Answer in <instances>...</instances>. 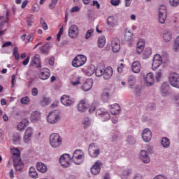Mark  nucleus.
<instances>
[{
    "label": "nucleus",
    "mask_w": 179,
    "mask_h": 179,
    "mask_svg": "<svg viewBox=\"0 0 179 179\" xmlns=\"http://www.w3.org/2000/svg\"><path fill=\"white\" fill-rule=\"evenodd\" d=\"M59 120V115L54 111L50 112L47 117V121L49 124H57Z\"/></svg>",
    "instance_id": "9b49d317"
},
{
    "label": "nucleus",
    "mask_w": 179,
    "mask_h": 179,
    "mask_svg": "<svg viewBox=\"0 0 179 179\" xmlns=\"http://www.w3.org/2000/svg\"><path fill=\"white\" fill-rule=\"evenodd\" d=\"M144 55L147 57H150L152 55V48H147L144 51Z\"/></svg>",
    "instance_id": "5fc2aeb1"
},
{
    "label": "nucleus",
    "mask_w": 179,
    "mask_h": 179,
    "mask_svg": "<svg viewBox=\"0 0 179 179\" xmlns=\"http://www.w3.org/2000/svg\"><path fill=\"white\" fill-rule=\"evenodd\" d=\"M57 3H58V0H52L51 3L49 4L50 9H54Z\"/></svg>",
    "instance_id": "6e6d98bb"
},
{
    "label": "nucleus",
    "mask_w": 179,
    "mask_h": 179,
    "mask_svg": "<svg viewBox=\"0 0 179 179\" xmlns=\"http://www.w3.org/2000/svg\"><path fill=\"white\" fill-rule=\"evenodd\" d=\"M50 143L52 148H59L62 143V137L58 134H52L50 136Z\"/></svg>",
    "instance_id": "f03ea898"
},
{
    "label": "nucleus",
    "mask_w": 179,
    "mask_h": 179,
    "mask_svg": "<svg viewBox=\"0 0 179 179\" xmlns=\"http://www.w3.org/2000/svg\"><path fill=\"white\" fill-rule=\"evenodd\" d=\"M31 66H35V68H41V61L40 60V55H35L31 59Z\"/></svg>",
    "instance_id": "a211bd4d"
},
{
    "label": "nucleus",
    "mask_w": 179,
    "mask_h": 179,
    "mask_svg": "<svg viewBox=\"0 0 179 179\" xmlns=\"http://www.w3.org/2000/svg\"><path fill=\"white\" fill-rule=\"evenodd\" d=\"M120 0H111L110 3L113 5V6H117L120 5Z\"/></svg>",
    "instance_id": "774afa93"
},
{
    "label": "nucleus",
    "mask_w": 179,
    "mask_h": 179,
    "mask_svg": "<svg viewBox=\"0 0 179 179\" xmlns=\"http://www.w3.org/2000/svg\"><path fill=\"white\" fill-rule=\"evenodd\" d=\"M163 62V59H162V56L159 55H155L152 59V68L153 71H156L159 66L162 65Z\"/></svg>",
    "instance_id": "9d476101"
},
{
    "label": "nucleus",
    "mask_w": 179,
    "mask_h": 179,
    "mask_svg": "<svg viewBox=\"0 0 179 179\" xmlns=\"http://www.w3.org/2000/svg\"><path fill=\"white\" fill-rule=\"evenodd\" d=\"M72 162V157L69 154H63L59 158V163L62 167H69Z\"/></svg>",
    "instance_id": "0eeeda50"
},
{
    "label": "nucleus",
    "mask_w": 179,
    "mask_h": 179,
    "mask_svg": "<svg viewBox=\"0 0 179 179\" xmlns=\"http://www.w3.org/2000/svg\"><path fill=\"white\" fill-rule=\"evenodd\" d=\"M104 73V68L101 66H99L96 68H95V75L96 76L100 77L103 76Z\"/></svg>",
    "instance_id": "f704fd0d"
},
{
    "label": "nucleus",
    "mask_w": 179,
    "mask_h": 179,
    "mask_svg": "<svg viewBox=\"0 0 179 179\" xmlns=\"http://www.w3.org/2000/svg\"><path fill=\"white\" fill-rule=\"evenodd\" d=\"M169 83H164L162 87H161V92L162 93V95L166 96L167 93H169Z\"/></svg>",
    "instance_id": "c9c22d12"
},
{
    "label": "nucleus",
    "mask_w": 179,
    "mask_h": 179,
    "mask_svg": "<svg viewBox=\"0 0 179 179\" xmlns=\"http://www.w3.org/2000/svg\"><path fill=\"white\" fill-rule=\"evenodd\" d=\"M144 80L146 86H152L155 83V77L152 73H148L144 76Z\"/></svg>",
    "instance_id": "f3484780"
},
{
    "label": "nucleus",
    "mask_w": 179,
    "mask_h": 179,
    "mask_svg": "<svg viewBox=\"0 0 179 179\" xmlns=\"http://www.w3.org/2000/svg\"><path fill=\"white\" fill-rule=\"evenodd\" d=\"M142 138L144 142H150L152 139V131L149 129H145L143 131Z\"/></svg>",
    "instance_id": "6ab92c4d"
},
{
    "label": "nucleus",
    "mask_w": 179,
    "mask_h": 179,
    "mask_svg": "<svg viewBox=\"0 0 179 179\" xmlns=\"http://www.w3.org/2000/svg\"><path fill=\"white\" fill-rule=\"evenodd\" d=\"M169 5L173 8H177L179 5V0H169Z\"/></svg>",
    "instance_id": "49530a36"
},
{
    "label": "nucleus",
    "mask_w": 179,
    "mask_h": 179,
    "mask_svg": "<svg viewBox=\"0 0 179 179\" xmlns=\"http://www.w3.org/2000/svg\"><path fill=\"white\" fill-rule=\"evenodd\" d=\"M169 83L173 87L179 89V74L177 73H171L169 74Z\"/></svg>",
    "instance_id": "6e6552de"
},
{
    "label": "nucleus",
    "mask_w": 179,
    "mask_h": 179,
    "mask_svg": "<svg viewBox=\"0 0 179 179\" xmlns=\"http://www.w3.org/2000/svg\"><path fill=\"white\" fill-rule=\"evenodd\" d=\"M113 68L107 67L105 70H103V79H105V80H108V79L113 76Z\"/></svg>",
    "instance_id": "4be33fe9"
},
{
    "label": "nucleus",
    "mask_w": 179,
    "mask_h": 179,
    "mask_svg": "<svg viewBox=\"0 0 179 179\" xmlns=\"http://www.w3.org/2000/svg\"><path fill=\"white\" fill-rule=\"evenodd\" d=\"M63 33H64V27L60 28V29L57 35V41H61V36H62Z\"/></svg>",
    "instance_id": "864d4df0"
},
{
    "label": "nucleus",
    "mask_w": 179,
    "mask_h": 179,
    "mask_svg": "<svg viewBox=\"0 0 179 179\" xmlns=\"http://www.w3.org/2000/svg\"><path fill=\"white\" fill-rule=\"evenodd\" d=\"M94 32V29H93L87 30V33L85 34V39L89 40V38H90V37H92V34H93Z\"/></svg>",
    "instance_id": "de8ad7c7"
},
{
    "label": "nucleus",
    "mask_w": 179,
    "mask_h": 179,
    "mask_svg": "<svg viewBox=\"0 0 179 179\" xmlns=\"http://www.w3.org/2000/svg\"><path fill=\"white\" fill-rule=\"evenodd\" d=\"M92 86H93V80L88 79L82 85L81 89L84 92H89L92 89Z\"/></svg>",
    "instance_id": "412c9836"
},
{
    "label": "nucleus",
    "mask_w": 179,
    "mask_h": 179,
    "mask_svg": "<svg viewBox=\"0 0 179 179\" xmlns=\"http://www.w3.org/2000/svg\"><path fill=\"white\" fill-rule=\"evenodd\" d=\"M106 45V36H101L98 38V47L99 48H103Z\"/></svg>",
    "instance_id": "2f4dec72"
},
{
    "label": "nucleus",
    "mask_w": 179,
    "mask_h": 179,
    "mask_svg": "<svg viewBox=\"0 0 179 179\" xmlns=\"http://www.w3.org/2000/svg\"><path fill=\"white\" fill-rule=\"evenodd\" d=\"M40 51L42 54H48L50 52V43H45L43 46L41 47Z\"/></svg>",
    "instance_id": "72a5a7b5"
},
{
    "label": "nucleus",
    "mask_w": 179,
    "mask_h": 179,
    "mask_svg": "<svg viewBox=\"0 0 179 179\" xmlns=\"http://www.w3.org/2000/svg\"><path fill=\"white\" fill-rule=\"evenodd\" d=\"M9 16H10L9 11L7 10L6 17L4 16L0 17V26H3V23H9Z\"/></svg>",
    "instance_id": "cd10ccee"
},
{
    "label": "nucleus",
    "mask_w": 179,
    "mask_h": 179,
    "mask_svg": "<svg viewBox=\"0 0 179 179\" xmlns=\"http://www.w3.org/2000/svg\"><path fill=\"white\" fill-rule=\"evenodd\" d=\"M79 10H80V8L74 6L71 9V13H75V12H79Z\"/></svg>",
    "instance_id": "0e129e2a"
},
{
    "label": "nucleus",
    "mask_w": 179,
    "mask_h": 179,
    "mask_svg": "<svg viewBox=\"0 0 179 179\" xmlns=\"http://www.w3.org/2000/svg\"><path fill=\"white\" fill-rule=\"evenodd\" d=\"M61 103L63 106H66V107H71V106H73V100L67 95H63L60 99Z\"/></svg>",
    "instance_id": "ddd939ff"
},
{
    "label": "nucleus",
    "mask_w": 179,
    "mask_h": 179,
    "mask_svg": "<svg viewBox=\"0 0 179 179\" xmlns=\"http://www.w3.org/2000/svg\"><path fill=\"white\" fill-rule=\"evenodd\" d=\"M36 170L40 173H46L48 170L47 165L42 162H38L36 164Z\"/></svg>",
    "instance_id": "bb28decb"
},
{
    "label": "nucleus",
    "mask_w": 179,
    "mask_h": 179,
    "mask_svg": "<svg viewBox=\"0 0 179 179\" xmlns=\"http://www.w3.org/2000/svg\"><path fill=\"white\" fill-rule=\"evenodd\" d=\"M84 157L85 153H83V151L80 150H76L73 154L71 160L75 163V164H80Z\"/></svg>",
    "instance_id": "20e7f679"
},
{
    "label": "nucleus",
    "mask_w": 179,
    "mask_h": 179,
    "mask_svg": "<svg viewBox=\"0 0 179 179\" xmlns=\"http://www.w3.org/2000/svg\"><path fill=\"white\" fill-rule=\"evenodd\" d=\"M19 141H20V135L17 133H14L13 134V141L15 143V142H19Z\"/></svg>",
    "instance_id": "8fccbe9b"
},
{
    "label": "nucleus",
    "mask_w": 179,
    "mask_h": 179,
    "mask_svg": "<svg viewBox=\"0 0 179 179\" xmlns=\"http://www.w3.org/2000/svg\"><path fill=\"white\" fill-rule=\"evenodd\" d=\"M134 34L130 31H126L124 34V40L126 41H131L132 40V36Z\"/></svg>",
    "instance_id": "58836bf2"
},
{
    "label": "nucleus",
    "mask_w": 179,
    "mask_h": 179,
    "mask_svg": "<svg viewBox=\"0 0 179 179\" xmlns=\"http://www.w3.org/2000/svg\"><path fill=\"white\" fill-rule=\"evenodd\" d=\"M93 73H95V67H94V66H91L87 69V74L89 76H91V75H93Z\"/></svg>",
    "instance_id": "603ef678"
},
{
    "label": "nucleus",
    "mask_w": 179,
    "mask_h": 179,
    "mask_svg": "<svg viewBox=\"0 0 179 179\" xmlns=\"http://www.w3.org/2000/svg\"><path fill=\"white\" fill-rule=\"evenodd\" d=\"M101 99L103 101H108V99H110V93H108V92L103 91L101 95Z\"/></svg>",
    "instance_id": "a19ab883"
},
{
    "label": "nucleus",
    "mask_w": 179,
    "mask_h": 179,
    "mask_svg": "<svg viewBox=\"0 0 179 179\" xmlns=\"http://www.w3.org/2000/svg\"><path fill=\"white\" fill-rule=\"evenodd\" d=\"M104 113H106V111H104V109H98L96 111V115H101V117L104 114Z\"/></svg>",
    "instance_id": "e2e57ef3"
},
{
    "label": "nucleus",
    "mask_w": 179,
    "mask_h": 179,
    "mask_svg": "<svg viewBox=\"0 0 179 179\" xmlns=\"http://www.w3.org/2000/svg\"><path fill=\"white\" fill-rule=\"evenodd\" d=\"M145 39L142 38V39H140L137 43V45L140 46V47H143V48H145Z\"/></svg>",
    "instance_id": "bf43d9fd"
},
{
    "label": "nucleus",
    "mask_w": 179,
    "mask_h": 179,
    "mask_svg": "<svg viewBox=\"0 0 179 179\" xmlns=\"http://www.w3.org/2000/svg\"><path fill=\"white\" fill-rule=\"evenodd\" d=\"M140 157L141 160H143V163L147 164L150 162V158L149 157V155H148V152L145 150L141 151Z\"/></svg>",
    "instance_id": "393cba45"
},
{
    "label": "nucleus",
    "mask_w": 179,
    "mask_h": 179,
    "mask_svg": "<svg viewBox=\"0 0 179 179\" xmlns=\"http://www.w3.org/2000/svg\"><path fill=\"white\" fill-rule=\"evenodd\" d=\"M40 23L43 30H48V25H47V23H45V21H44V19L43 17L40 19Z\"/></svg>",
    "instance_id": "c03bdc74"
},
{
    "label": "nucleus",
    "mask_w": 179,
    "mask_h": 179,
    "mask_svg": "<svg viewBox=\"0 0 179 179\" xmlns=\"http://www.w3.org/2000/svg\"><path fill=\"white\" fill-rule=\"evenodd\" d=\"M107 24H108L110 27H115L118 26V20L114 17V16H109L107 18L106 21Z\"/></svg>",
    "instance_id": "5701e85b"
},
{
    "label": "nucleus",
    "mask_w": 179,
    "mask_h": 179,
    "mask_svg": "<svg viewBox=\"0 0 179 179\" xmlns=\"http://www.w3.org/2000/svg\"><path fill=\"white\" fill-rule=\"evenodd\" d=\"M127 142L129 145H134L135 144V138L131 136L127 137Z\"/></svg>",
    "instance_id": "4d7b16f0"
},
{
    "label": "nucleus",
    "mask_w": 179,
    "mask_h": 179,
    "mask_svg": "<svg viewBox=\"0 0 179 179\" xmlns=\"http://www.w3.org/2000/svg\"><path fill=\"white\" fill-rule=\"evenodd\" d=\"M89 155L93 159H96L100 155V149L97 147L96 143H92L89 145L88 148Z\"/></svg>",
    "instance_id": "423d86ee"
},
{
    "label": "nucleus",
    "mask_w": 179,
    "mask_h": 179,
    "mask_svg": "<svg viewBox=\"0 0 179 179\" xmlns=\"http://www.w3.org/2000/svg\"><path fill=\"white\" fill-rule=\"evenodd\" d=\"M112 51L113 52H118L121 48V43L120 39L115 38L111 41Z\"/></svg>",
    "instance_id": "dca6fc26"
},
{
    "label": "nucleus",
    "mask_w": 179,
    "mask_h": 179,
    "mask_svg": "<svg viewBox=\"0 0 179 179\" xmlns=\"http://www.w3.org/2000/svg\"><path fill=\"white\" fill-rule=\"evenodd\" d=\"M86 61L87 59L83 55H77L72 61V66L74 68H79V66H83L86 64Z\"/></svg>",
    "instance_id": "7ed1b4c3"
},
{
    "label": "nucleus",
    "mask_w": 179,
    "mask_h": 179,
    "mask_svg": "<svg viewBox=\"0 0 179 179\" xmlns=\"http://www.w3.org/2000/svg\"><path fill=\"white\" fill-rule=\"evenodd\" d=\"M87 108H89V103L87 102V100H80L78 105V111H80V113H85Z\"/></svg>",
    "instance_id": "2eb2a0df"
},
{
    "label": "nucleus",
    "mask_w": 179,
    "mask_h": 179,
    "mask_svg": "<svg viewBox=\"0 0 179 179\" xmlns=\"http://www.w3.org/2000/svg\"><path fill=\"white\" fill-rule=\"evenodd\" d=\"M131 70L134 73H139L141 72V63L135 61L132 63Z\"/></svg>",
    "instance_id": "a878e982"
},
{
    "label": "nucleus",
    "mask_w": 179,
    "mask_h": 179,
    "mask_svg": "<svg viewBox=\"0 0 179 179\" xmlns=\"http://www.w3.org/2000/svg\"><path fill=\"white\" fill-rule=\"evenodd\" d=\"M33 128L28 127L24 133L23 141L25 143H29L31 141V136H33Z\"/></svg>",
    "instance_id": "4468645a"
},
{
    "label": "nucleus",
    "mask_w": 179,
    "mask_h": 179,
    "mask_svg": "<svg viewBox=\"0 0 179 179\" xmlns=\"http://www.w3.org/2000/svg\"><path fill=\"white\" fill-rule=\"evenodd\" d=\"M158 19L162 24L166 23V20L167 19V7L166 6L162 5L159 6Z\"/></svg>",
    "instance_id": "39448f33"
},
{
    "label": "nucleus",
    "mask_w": 179,
    "mask_h": 179,
    "mask_svg": "<svg viewBox=\"0 0 179 179\" xmlns=\"http://www.w3.org/2000/svg\"><path fill=\"white\" fill-rule=\"evenodd\" d=\"M38 76L41 80H47L51 76V71L48 68H43L41 69Z\"/></svg>",
    "instance_id": "1a4fd4ad"
},
{
    "label": "nucleus",
    "mask_w": 179,
    "mask_h": 179,
    "mask_svg": "<svg viewBox=\"0 0 179 179\" xmlns=\"http://www.w3.org/2000/svg\"><path fill=\"white\" fill-rule=\"evenodd\" d=\"M101 118L102 121H108V120H110V113H108V112L104 113Z\"/></svg>",
    "instance_id": "09e8293b"
},
{
    "label": "nucleus",
    "mask_w": 179,
    "mask_h": 179,
    "mask_svg": "<svg viewBox=\"0 0 179 179\" xmlns=\"http://www.w3.org/2000/svg\"><path fill=\"white\" fill-rule=\"evenodd\" d=\"M29 174L31 178L36 179L38 178V174L37 173V171H36V169H34L33 166L29 168Z\"/></svg>",
    "instance_id": "c756f323"
},
{
    "label": "nucleus",
    "mask_w": 179,
    "mask_h": 179,
    "mask_svg": "<svg viewBox=\"0 0 179 179\" xmlns=\"http://www.w3.org/2000/svg\"><path fill=\"white\" fill-rule=\"evenodd\" d=\"M173 50L174 51H179V36L175 40L173 44Z\"/></svg>",
    "instance_id": "a18cd8bd"
},
{
    "label": "nucleus",
    "mask_w": 179,
    "mask_h": 179,
    "mask_svg": "<svg viewBox=\"0 0 179 179\" xmlns=\"http://www.w3.org/2000/svg\"><path fill=\"white\" fill-rule=\"evenodd\" d=\"M21 104H29L30 103V99L28 96H24L20 99Z\"/></svg>",
    "instance_id": "3c124183"
},
{
    "label": "nucleus",
    "mask_w": 179,
    "mask_h": 179,
    "mask_svg": "<svg viewBox=\"0 0 179 179\" xmlns=\"http://www.w3.org/2000/svg\"><path fill=\"white\" fill-rule=\"evenodd\" d=\"M69 36L71 38H76L79 36V29L78 26L73 24L69 29Z\"/></svg>",
    "instance_id": "f8f14e48"
},
{
    "label": "nucleus",
    "mask_w": 179,
    "mask_h": 179,
    "mask_svg": "<svg viewBox=\"0 0 179 179\" xmlns=\"http://www.w3.org/2000/svg\"><path fill=\"white\" fill-rule=\"evenodd\" d=\"M34 37V36L33 35V34L28 35L27 37L26 44H29V43H31L33 41Z\"/></svg>",
    "instance_id": "13d9d810"
},
{
    "label": "nucleus",
    "mask_w": 179,
    "mask_h": 179,
    "mask_svg": "<svg viewBox=\"0 0 179 179\" xmlns=\"http://www.w3.org/2000/svg\"><path fill=\"white\" fill-rule=\"evenodd\" d=\"M129 170H125L122 172V178H127L129 176Z\"/></svg>",
    "instance_id": "052dcab7"
},
{
    "label": "nucleus",
    "mask_w": 179,
    "mask_h": 179,
    "mask_svg": "<svg viewBox=\"0 0 179 179\" xmlns=\"http://www.w3.org/2000/svg\"><path fill=\"white\" fill-rule=\"evenodd\" d=\"M83 124H84V127H85V128H87V127L90 125V120H89V118H86L84 120Z\"/></svg>",
    "instance_id": "338daca9"
},
{
    "label": "nucleus",
    "mask_w": 179,
    "mask_h": 179,
    "mask_svg": "<svg viewBox=\"0 0 179 179\" xmlns=\"http://www.w3.org/2000/svg\"><path fill=\"white\" fill-rule=\"evenodd\" d=\"M110 111L112 115H118L120 111H121V108L118 103H115L110 106Z\"/></svg>",
    "instance_id": "aec40b11"
},
{
    "label": "nucleus",
    "mask_w": 179,
    "mask_h": 179,
    "mask_svg": "<svg viewBox=\"0 0 179 179\" xmlns=\"http://www.w3.org/2000/svg\"><path fill=\"white\" fill-rule=\"evenodd\" d=\"M41 105L43 107L50 104V99L43 97V99L40 101Z\"/></svg>",
    "instance_id": "79ce46f5"
},
{
    "label": "nucleus",
    "mask_w": 179,
    "mask_h": 179,
    "mask_svg": "<svg viewBox=\"0 0 179 179\" xmlns=\"http://www.w3.org/2000/svg\"><path fill=\"white\" fill-rule=\"evenodd\" d=\"M162 76H163V71L162 70H158L155 74V79L157 82H160Z\"/></svg>",
    "instance_id": "ea45409f"
},
{
    "label": "nucleus",
    "mask_w": 179,
    "mask_h": 179,
    "mask_svg": "<svg viewBox=\"0 0 179 179\" xmlns=\"http://www.w3.org/2000/svg\"><path fill=\"white\" fill-rule=\"evenodd\" d=\"M135 76H130L129 77V86L130 87V89H133L134 88V85H135Z\"/></svg>",
    "instance_id": "4c0bfd02"
},
{
    "label": "nucleus",
    "mask_w": 179,
    "mask_h": 179,
    "mask_svg": "<svg viewBox=\"0 0 179 179\" xmlns=\"http://www.w3.org/2000/svg\"><path fill=\"white\" fill-rule=\"evenodd\" d=\"M100 162H96L91 168V173L94 174V176H97L99 173H100L101 167H100Z\"/></svg>",
    "instance_id": "b1692460"
},
{
    "label": "nucleus",
    "mask_w": 179,
    "mask_h": 179,
    "mask_svg": "<svg viewBox=\"0 0 179 179\" xmlns=\"http://www.w3.org/2000/svg\"><path fill=\"white\" fill-rule=\"evenodd\" d=\"M144 48H143V46L137 45V48H136L137 54H141V52L143 51Z\"/></svg>",
    "instance_id": "69168bd1"
},
{
    "label": "nucleus",
    "mask_w": 179,
    "mask_h": 179,
    "mask_svg": "<svg viewBox=\"0 0 179 179\" xmlns=\"http://www.w3.org/2000/svg\"><path fill=\"white\" fill-rule=\"evenodd\" d=\"M41 118V114L38 111H34L31 114V119L32 121H38Z\"/></svg>",
    "instance_id": "7c9ffc66"
},
{
    "label": "nucleus",
    "mask_w": 179,
    "mask_h": 179,
    "mask_svg": "<svg viewBox=\"0 0 179 179\" xmlns=\"http://www.w3.org/2000/svg\"><path fill=\"white\" fill-rule=\"evenodd\" d=\"M27 125H29V120L24 119L18 124L17 128L19 131H22V129H24L25 127H27Z\"/></svg>",
    "instance_id": "c85d7f7f"
},
{
    "label": "nucleus",
    "mask_w": 179,
    "mask_h": 179,
    "mask_svg": "<svg viewBox=\"0 0 179 179\" xmlns=\"http://www.w3.org/2000/svg\"><path fill=\"white\" fill-rule=\"evenodd\" d=\"M31 94L34 96H37L38 94V90L36 87L32 88V90H31Z\"/></svg>",
    "instance_id": "680f3d73"
},
{
    "label": "nucleus",
    "mask_w": 179,
    "mask_h": 179,
    "mask_svg": "<svg viewBox=\"0 0 179 179\" xmlns=\"http://www.w3.org/2000/svg\"><path fill=\"white\" fill-rule=\"evenodd\" d=\"M13 153L12 159L14 163V167L17 171H22L24 167V164L20 157V151L17 148L11 149Z\"/></svg>",
    "instance_id": "f257e3e1"
},
{
    "label": "nucleus",
    "mask_w": 179,
    "mask_h": 179,
    "mask_svg": "<svg viewBox=\"0 0 179 179\" xmlns=\"http://www.w3.org/2000/svg\"><path fill=\"white\" fill-rule=\"evenodd\" d=\"M161 143L163 148H169V146H170V140H169L166 137L162 138Z\"/></svg>",
    "instance_id": "e433bc0d"
},
{
    "label": "nucleus",
    "mask_w": 179,
    "mask_h": 179,
    "mask_svg": "<svg viewBox=\"0 0 179 179\" xmlns=\"http://www.w3.org/2000/svg\"><path fill=\"white\" fill-rule=\"evenodd\" d=\"M13 55L17 61H19L20 58V55H19V50L17 47L14 48L13 49Z\"/></svg>",
    "instance_id": "37998d69"
},
{
    "label": "nucleus",
    "mask_w": 179,
    "mask_h": 179,
    "mask_svg": "<svg viewBox=\"0 0 179 179\" xmlns=\"http://www.w3.org/2000/svg\"><path fill=\"white\" fill-rule=\"evenodd\" d=\"M163 37H164V41H166V42L170 41L173 37V34L170 31H165L164 32Z\"/></svg>",
    "instance_id": "473e14b6"
}]
</instances>
